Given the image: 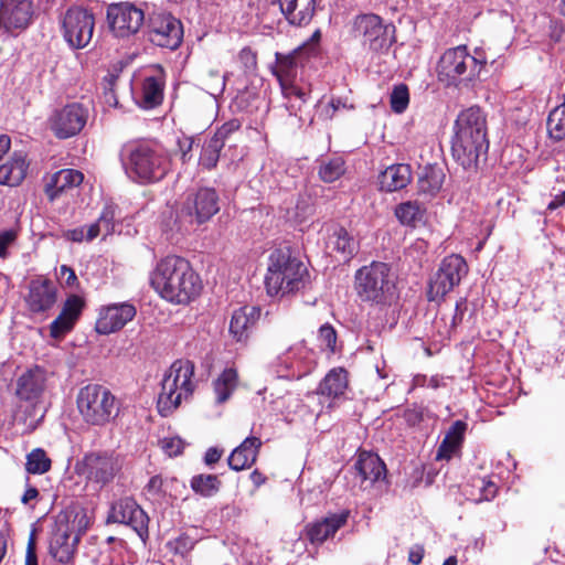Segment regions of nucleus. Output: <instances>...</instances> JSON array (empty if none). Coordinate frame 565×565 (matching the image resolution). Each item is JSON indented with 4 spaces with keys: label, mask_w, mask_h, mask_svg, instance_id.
Instances as JSON below:
<instances>
[{
    "label": "nucleus",
    "mask_w": 565,
    "mask_h": 565,
    "mask_svg": "<svg viewBox=\"0 0 565 565\" xmlns=\"http://www.w3.org/2000/svg\"><path fill=\"white\" fill-rule=\"evenodd\" d=\"M151 288L166 301L189 305L202 291V280L190 262L169 255L161 258L149 274Z\"/></svg>",
    "instance_id": "f257e3e1"
},
{
    "label": "nucleus",
    "mask_w": 565,
    "mask_h": 565,
    "mask_svg": "<svg viewBox=\"0 0 565 565\" xmlns=\"http://www.w3.org/2000/svg\"><path fill=\"white\" fill-rule=\"evenodd\" d=\"M487 134V116L479 106H471L458 114L454 124L451 153L465 170L477 171L480 159H486L489 149Z\"/></svg>",
    "instance_id": "f03ea898"
},
{
    "label": "nucleus",
    "mask_w": 565,
    "mask_h": 565,
    "mask_svg": "<svg viewBox=\"0 0 565 565\" xmlns=\"http://www.w3.org/2000/svg\"><path fill=\"white\" fill-rule=\"evenodd\" d=\"M119 160L126 175L141 185L161 181L171 170L170 154L150 140H130L124 143Z\"/></svg>",
    "instance_id": "7ed1b4c3"
},
{
    "label": "nucleus",
    "mask_w": 565,
    "mask_h": 565,
    "mask_svg": "<svg viewBox=\"0 0 565 565\" xmlns=\"http://www.w3.org/2000/svg\"><path fill=\"white\" fill-rule=\"evenodd\" d=\"M309 282L307 266L287 247L273 250L268 258L265 287L269 296H286Z\"/></svg>",
    "instance_id": "20e7f679"
},
{
    "label": "nucleus",
    "mask_w": 565,
    "mask_h": 565,
    "mask_svg": "<svg viewBox=\"0 0 565 565\" xmlns=\"http://www.w3.org/2000/svg\"><path fill=\"white\" fill-rule=\"evenodd\" d=\"M354 288L364 302L379 306L391 305L396 298V281L391 266L383 262H372L355 271Z\"/></svg>",
    "instance_id": "39448f33"
},
{
    "label": "nucleus",
    "mask_w": 565,
    "mask_h": 565,
    "mask_svg": "<svg viewBox=\"0 0 565 565\" xmlns=\"http://www.w3.org/2000/svg\"><path fill=\"white\" fill-rule=\"evenodd\" d=\"M194 364L189 360L174 361L161 381L157 407L162 416H169L179 407L182 399L194 391Z\"/></svg>",
    "instance_id": "423d86ee"
},
{
    "label": "nucleus",
    "mask_w": 565,
    "mask_h": 565,
    "mask_svg": "<svg viewBox=\"0 0 565 565\" xmlns=\"http://www.w3.org/2000/svg\"><path fill=\"white\" fill-rule=\"evenodd\" d=\"M486 63L487 60L482 54L476 52V55H471L466 45L448 49L437 64L438 79L447 86H457L463 81H472L477 77Z\"/></svg>",
    "instance_id": "0eeeda50"
},
{
    "label": "nucleus",
    "mask_w": 565,
    "mask_h": 565,
    "mask_svg": "<svg viewBox=\"0 0 565 565\" xmlns=\"http://www.w3.org/2000/svg\"><path fill=\"white\" fill-rule=\"evenodd\" d=\"M83 523H86L85 514L79 515L74 511H61L55 516L49 551L60 563L66 564L73 559L83 533Z\"/></svg>",
    "instance_id": "6e6552de"
},
{
    "label": "nucleus",
    "mask_w": 565,
    "mask_h": 565,
    "mask_svg": "<svg viewBox=\"0 0 565 565\" xmlns=\"http://www.w3.org/2000/svg\"><path fill=\"white\" fill-rule=\"evenodd\" d=\"M77 408L84 422L103 426L118 414L119 406L115 395L105 386L88 384L82 387L76 398Z\"/></svg>",
    "instance_id": "1a4fd4ad"
},
{
    "label": "nucleus",
    "mask_w": 565,
    "mask_h": 565,
    "mask_svg": "<svg viewBox=\"0 0 565 565\" xmlns=\"http://www.w3.org/2000/svg\"><path fill=\"white\" fill-rule=\"evenodd\" d=\"M122 461L118 455L108 451H92L86 454L78 463V470L88 481L100 488L113 482L121 471Z\"/></svg>",
    "instance_id": "9d476101"
},
{
    "label": "nucleus",
    "mask_w": 565,
    "mask_h": 565,
    "mask_svg": "<svg viewBox=\"0 0 565 565\" xmlns=\"http://www.w3.org/2000/svg\"><path fill=\"white\" fill-rule=\"evenodd\" d=\"M94 29V14L82 7H71L62 19L63 38L75 50L84 49L90 43Z\"/></svg>",
    "instance_id": "9b49d317"
},
{
    "label": "nucleus",
    "mask_w": 565,
    "mask_h": 565,
    "mask_svg": "<svg viewBox=\"0 0 565 565\" xmlns=\"http://www.w3.org/2000/svg\"><path fill=\"white\" fill-rule=\"evenodd\" d=\"M148 36L153 45L173 51L182 43L183 26L171 13L154 10L149 14Z\"/></svg>",
    "instance_id": "f8f14e48"
},
{
    "label": "nucleus",
    "mask_w": 565,
    "mask_h": 565,
    "mask_svg": "<svg viewBox=\"0 0 565 565\" xmlns=\"http://www.w3.org/2000/svg\"><path fill=\"white\" fill-rule=\"evenodd\" d=\"M468 274V265L465 258L458 254L445 257L438 270L429 282L428 298L437 300L444 298Z\"/></svg>",
    "instance_id": "ddd939ff"
},
{
    "label": "nucleus",
    "mask_w": 565,
    "mask_h": 565,
    "mask_svg": "<svg viewBox=\"0 0 565 565\" xmlns=\"http://www.w3.org/2000/svg\"><path fill=\"white\" fill-rule=\"evenodd\" d=\"M89 117L87 107L79 103H71L55 109L47 119V126L58 139H67L78 135Z\"/></svg>",
    "instance_id": "4468645a"
},
{
    "label": "nucleus",
    "mask_w": 565,
    "mask_h": 565,
    "mask_svg": "<svg viewBox=\"0 0 565 565\" xmlns=\"http://www.w3.org/2000/svg\"><path fill=\"white\" fill-rule=\"evenodd\" d=\"M220 211V200L212 188H201L183 202L179 216L191 224H202Z\"/></svg>",
    "instance_id": "2eb2a0df"
},
{
    "label": "nucleus",
    "mask_w": 565,
    "mask_h": 565,
    "mask_svg": "<svg viewBox=\"0 0 565 565\" xmlns=\"http://www.w3.org/2000/svg\"><path fill=\"white\" fill-rule=\"evenodd\" d=\"M354 29L362 36L365 46L379 52L391 46L393 42L391 33L395 28L392 24H384L376 14H361L354 21Z\"/></svg>",
    "instance_id": "dca6fc26"
},
{
    "label": "nucleus",
    "mask_w": 565,
    "mask_h": 565,
    "mask_svg": "<svg viewBox=\"0 0 565 565\" xmlns=\"http://www.w3.org/2000/svg\"><path fill=\"white\" fill-rule=\"evenodd\" d=\"M107 20L117 38H128L140 30L145 12L130 2L113 3L107 8Z\"/></svg>",
    "instance_id": "f3484780"
},
{
    "label": "nucleus",
    "mask_w": 565,
    "mask_h": 565,
    "mask_svg": "<svg viewBox=\"0 0 565 565\" xmlns=\"http://www.w3.org/2000/svg\"><path fill=\"white\" fill-rule=\"evenodd\" d=\"M35 8L32 0H0V26L11 35H19L33 22Z\"/></svg>",
    "instance_id": "a211bd4d"
},
{
    "label": "nucleus",
    "mask_w": 565,
    "mask_h": 565,
    "mask_svg": "<svg viewBox=\"0 0 565 565\" xmlns=\"http://www.w3.org/2000/svg\"><path fill=\"white\" fill-rule=\"evenodd\" d=\"M107 521L130 526L142 541L149 535V518L131 498H122L114 502Z\"/></svg>",
    "instance_id": "6ab92c4d"
},
{
    "label": "nucleus",
    "mask_w": 565,
    "mask_h": 565,
    "mask_svg": "<svg viewBox=\"0 0 565 565\" xmlns=\"http://www.w3.org/2000/svg\"><path fill=\"white\" fill-rule=\"evenodd\" d=\"M136 313L137 309L130 302L109 305L100 309L95 330L99 334L117 332L131 321Z\"/></svg>",
    "instance_id": "aec40b11"
},
{
    "label": "nucleus",
    "mask_w": 565,
    "mask_h": 565,
    "mask_svg": "<svg viewBox=\"0 0 565 565\" xmlns=\"http://www.w3.org/2000/svg\"><path fill=\"white\" fill-rule=\"evenodd\" d=\"M56 300L57 287L54 281L42 277L31 280L25 301L33 313L49 311Z\"/></svg>",
    "instance_id": "412c9836"
},
{
    "label": "nucleus",
    "mask_w": 565,
    "mask_h": 565,
    "mask_svg": "<svg viewBox=\"0 0 565 565\" xmlns=\"http://www.w3.org/2000/svg\"><path fill=\"white\" fill-rule=\"evenodd\" d=\"M85 302L78 295H71L63 303L60 315L50 324V335L62 339L73 330L84 309Z\"/></svg>",
    "instance_id": "4be33fe9"
},
{
    "label": "nucleus",
    "mask_w": 565,
    "mask_h": 565,
    "mask_svg": "<svg viewBox=\"0 0 565 565\" xmlns=\"http://www.w3.org/2000/svg\"><path fill=\"white\" fill-rule=\"evenodd\" d=\"M349 514V511H341L308 524L306 527L308 540L312 544H322L333 537L334 534L347 524Z\"/></svg>",
    "instance_id": "5701e85b"
},
{
    "label": "nucleus",
    "mask_w": 565,
    "mask_h": 565,
    "mask_svg": "<svg viewBox=\"0 0 565 565\" xmlns=\"http://www.w3.org/2000/svg\"><path fill=\"white\" fill-rule=\"evenodd\" d=\"M354 470L361 479V487L366 488L386 476V466L375 454L361 451L354 463Z\"/></svg>",
    "instance_id": "b1692460"
},
{
    "label": "nucleus",
    "mask_w": 565,
    "mask_h": 565,
    "mask_svg": "<svg viewBox=\"0 0 565 565\" xmlns=\"http://www.w3.org/2000/svg\"><path fill=\"white\" fill-rule=\"evenodd\" d=\"M301 49L294 50L289 54L277 52L275 54V64L271 66V73L278 79L280 89L298 85V57Z\"/></svg>",
    "instance_id": "393cba45"
},
{
    "label": "nucleus",
    "mask_w": 565,
    "mask_h": 565,
    "mask_svg": "<svg viewBox=\"0 0 565 565\" xmlns=\"http://www.w3.org/2000/svg\"><path fill=\"white\" fill-rule=\"evenodd\" d=\"M164 74L159 68L153 75L146 76L142 81L137 103L145 109H152L163 100Z\"/></svg>",
    "instance_id": "a878e982"
},
{
    "label": "nucleus",
    "mask_w": 565,
    "mask_h": 565,
    "mask_svg": "<svg viewBox=\"0 0 565 565\" xmlns=\"http://www.w3.org/2000/svg\"><path fill=\"white\" fill-rule=\"evenodd\" d=\"M260 316V309L255 306H244L234 310L230 322V333L237 342H245Z\"/></svg>",
    "instance_id": "bb28decb"
},
{
    "label": "nucleus",
    "mask_w": 565,
    "mask_h": 565,
    "mask_svg": "<svg viewBox=\"0 0 565 565\" xmlns=\"http://www.w3.org/2000/svg\"><path fill=\"white\" fill-rule=\"evenodd\" d=\"M263 441L255 436L246 437L228 457V466L235 471H241L252 467L258 457Z\"/></svg>",
    "instance_id": "cd10ccee"
},
{
    "label": "nucleus",
    "mask_w": 565,
    "mask_h": 565,
    "mask_svg": "<svg viewBox=\"0 0 565 565\" xmlns=\"http://www.w3.org/2000/svg\"><path fill=\"white\" fill-rule=\"evenodd\" d=\"M326 245L331 252L339 253L344 260L351 259L359 249L356 239L339 225H332L328 228Z\"/></svg>",
    "instance_id": "c85d7f7f"
},
{
    "label": "nucleus",
    "mask_w": 565,
    "mask_h": 565,
    "mask_svg": "<svg viewBox=\"0 0 565 565\" xmlns=\"http://www.w3.org/2000/svg\"><path fill=\"white\" fill-rule=\"evenodd\" d=\"M83 180L84 175L81 171L75 169H62L50 177L44 191L50 201H53L62 192L78 186Z\"/></svg>",
    "instance_id": "c756f323"
},
{
    "label": "nucleus",
    "mask_w": 565,
    "mask_h": 565,
    "mask_svg": "<svg viewBox=\"0 0 565 565\" xmlns=\"http://www.w3.org/2000/svg\"><path fill=\"white\" fill-rule=\"evenodd\" d=\"M280 10L289 23L294 25L308 24L316 10L315 0H278Z\"/></svg>",
    "instance_id": "7c9ffc66"
},
{
    "label": "nucleus",
    "mask_w": 565,
    "mask_h": 565,
    "mask_svg": "<svg viewBox=\"0 0 565 565\" xmlns=\"http://www.w3.org/2000/svg\"><path fill=\"white\" fill-rule=\"evenodd\" d=\"M467 423L463 420H456L447 430L443 441L440 443L436 459L449 460L461 449L467 431Z\"/></svg>",
    "instance_id": "2f4dec72"
},
{
    "label": "nucleus",
    "mask_w": 565,
    "mask_h": 565,
    "mask_svg": "<svg viewBox=\"0 0 565 565\" xmlns=\"http://www.w3.org/2000/svg\"><path fill=\"white\" fill-rule=\"evenodd\" d=\"M29 162L22 151H15L10 159L0 166V184L17 186L26 177Z\"/></svg>",
    "instance_id": "473e14b6"
},
{
    "label": "nucleus",
    "mask_w": 565,
    "mask_h": 565,
    "mask_svg": "<svg viewBox=\"0 0 565 565\" xmlns=\"http://www.w3.org/2000/svg\"><path fill=\"white\" fill-rule=\"evenodd\" d=\"M412 171L407 164H392L379 175L380 189L385 192H395L408 185Z\"/></svg>",
    "instance_id": "72a5a7b5"
},
{
    "label": "nucleus",
    "mask_w": 565,
    "mask_h": 565,
    "mask_svg": "<svg viewBox=\"0 0 565 565\" xmlns=\"http://www.w3.org/2000/svg\"><path fill=\"white\" fill-rule=\"evenodd\" d=\"M44 388V374L40 369L29 370L22 374L17 384V395L21 399L32 401L40 396Z\"/></svg>",
    "instance_id": "f704fd0d"
},
{
    "label": "nucleus",
    "mask_w": 565,
    "mask_h": 565,
    "mask_svg": "<svg viewBox=\"0 0 565 565\" xmlns=\"http://www.w3.org/2000/svg\"><path fill=\"white\" fill-rule=\"evenodd\" d=\"M348 387V373L342 367L332 369L318 386V394L337 398L344 394Z\"/></svg>",
    "instance_id": "c9c22d12"
},
{
    "label": "nucleus",
    "mask_w": 565,
    "mask_h": 565,
    "mask_svg": "<svg viewBox=\"0 0 565 565\" xmlns=\"http://www.w3.org/2000/svg\"><path fill=\"white\" fill-rule=\"evenodd\" d=\"M426 206L418 201H406L396 205L394 215L404 226L416 227L424 222Z\"/></svg>",
    "instance_id": "e433bc0d"
},
{
    "label": "nucleus",
    "mask_w": 565,
    "mask_h": 565,
    "mask_svg": "<svg viewBox=\"0 0 565 565\" xmlns=\"http://www.w3.org/2000/svg\"><path fill=\"white\" fill-rule=\"evenodd\" d=\"M237 384V371L233 367L225 369L213 382L216 402L218 404L225 403L236 390Z\"/></svg>",
    "instance_id": "4c0bfd02"
},
{
    "label": "nucleus",
    "mask_w": 565,
    "mask_h": 565,
    "mask_svg": "<svg viewBox=\"0 0 565 565\" xmlns=\"http://www.w3.org/2000/svg\"><path fill=\"white\" fill-rule=\"evenodd\" d=\"M347 171L345 161L340 156H334L319 161L318 175L321 181L332 183L339 180Z\"/></svg>",
    "instance_id": "58836bf2"
},
{
    "label": "nucleus",
    "mask_w": 565,
    "mask_h": 565,
    "mask_svg": "<svg viewBox=\"0 0 565 565\" xmlns=\"http://www.w3.org/2000/svg\"><path fill=\"white\" fill-rule=\"evenodd\" d=\"M281 94L285 98V106L290 116L301 118L302 108L308 102V92L299 85L284 87Z\"/></svg>",
    "instance_id": "ea45409f"
},
{
    "label": "nucleus",
    "mask_w": 565,
    "mask_h": 565,
    "mask_svg": "<svg viewBox=\"0 0 565 565\" xmlns=\"http://www.w3.org/2000/svg\"><path fill=\"white\" fill-rule=\"evenodd\" d=\"M547 134L555 141L565 139V99L564 103L553 108L546 121Z\"/></svg>",
    "instance_id": "a19ab883"
},
{
    "label": "nucleus",
    "mask_w": 565,
    "mask_h": 565,
    "mask_svg": "<svg viewBox=\"0 0 565 565\" xmlns=\"http://www.w3.org/2000/svg\"><path fill=\"white\" fill-rule=\"evenodd\" d=\"M191 489L202 497L209 498L218 492L221 480L215 475H196L190 481Z\"/></svg>",
    "instance_id": "79ce46f5"
},
{
    "label": "nucleus",
    "mask_w": 565,
    "mask_h": 565,
    "mask_svg": "<svg viewBox=\"0 0 565 565\" xmlns=\"http://www.w3.org/2000/svg\"><path fill=\"white\" fill-rule=\"evenodd\" d=\"M444 173L440 169H429L418 180V190L422 193L435 194L444 183Z\"/></svg>",
    "instance_id": "37998d69"
},
{
    "label": "nucleus",
    "mask_w": 565,
    "mask_h": 565,
    "mask_svg": "<svg viewBox=\"0 0 565 565\" xmlns=\"http://www.w3.org/2000/svg\"><path fill=\"white\" fill-rule=\"evenodd\" d=\"M51 459L41 448L33 449L26 456L25 469L32 475H42L50 470Z\"/></svg>",
    "instance_id": "c03bdc74"
},
{
    "label": "nucleus",
    "mask_w": 565,
    "mask_h": 565,
    "mask_svg": "<svg viewBox=\"0 0 565 565\" xmlns=\"http://www.w3.org/2000/svg\"><path fill=\"white\" fill-rule=\"evenodd\" d=\"M222 149V143H220L217 139L210 138L206 140L201 150L199 159L200 166L207 170L215 168Z\"/></svg>",
    "instance_id": "a18cd8bd"
},
{
    "label": "nucleus",
    "mask_w": 565,
    "mask_h": 565,
    "mask_svg": "<svg viewBox=\"0 0 565 565\" xmlns=\"http://www.w3.org/2000/svg\"><path fill=\"white\" fill-rule=\"evenodd\" d=\"M409 104V90L406 84L395 85L390 94V106L393 113L403 114Z\"/></svg>",
    "instance_id": "49530a36"
},
{
    "label": "nucleus",
    "mask_w": 565,
    "mask_h": 565,
    "mask_svg": "<svg viewBox=\"0 0 565 565\" xmlns=\"http://www.w3.org/2000/svg\"><path fill=\"white\" fill-rule=\"evenodd\" d=\"M195 545V541L188 534L183 533L178 537L167 542V550L174 554L185 556L189 554Z\"/></svg>",
    "instance_id": "de8ad7c7"
},
{
    "label": "nucleus",
    "mask_w": 565,
    "mask_h": 565,
    "mask_svg": "<svg viewBox=\"0 0 565 565\" xmlns=\"http://www.w3.org/2000/svg\"><path fill=\"white\" fill-rule=\"evenodd\" d=\"M413 387H428L433 390H438L440 387H446L447 382L443 375L435 374L431 376H427L425 374H416L413 377Z\"/></svg>",
    "instance_id": "09e8293b"
},
{
    "label": "nucleus",
    "mask_w": 565,
    "mask_h": 565,
    "mask_svg": "<svg viewBox=\"0 0 565 565\" xmlns=\"http://www.w3.org/2000/svg\"><path fill=\"white\" fill-rule=\"evenodd\" d=\"M318 339L321 347H324L331 353L335 352L337 332L331 324L326 323L319 328Z\"/></svg>",
    "instance_id": "8fccbe9b"
},
{
    "label": "nucleus",
    "mask_w": 565,
    "mask_h": 565,
    "mask_svg": "<svg viewBox=\"0 0 565 565\" xmlns=\"http://www.w3.org/2000/svg\"><path fill=\"white\" fill-rule=\"evenodd\" d=\"M239 128L241 122L237 119H232L223 124L211 138L217 139V141L222 143V147H224L230 136L236 132Z\"/></svg>",
    "instance_id": "3c124183"
},
{
    "label": "nucleus",
    "mask_w": 565,
    "mask_h": 565,
    "mask_svg": "<svg viewBox=\"0 0 565 565\" xmlns=\"http://www.w3.org/2000/svg\"><path fill=\"white\" fill-rule=\"evenodd\" d=\"M19 235V228L13 227L0 232V258L8 256V248L14 244Z\"/></svg>",
    "instance_id": "603ef678"
},
{
    "label": "nucleus",
    "mask_w": 565,
    "mask_h": 565,
    "mask_svg": "<svg viewBox=\"0 0 565 565\" xmlns=\"http://www.w3.org/2000/svg\"><path fill=\"white\" fill-rule=\"evenodd\" d=\"M238 61L244 66L245 72H253L256 70L257 56L250 47H244L239 51Z\"/></svg>",
    "instance_id": "864d4df0"
},
{
    "label": "nucleus",
    "mask_w": 565,
    "mask_h": 565,
    "mask_svg": "<svg viewBox=\"0 0 565 565\" xmlns=\"http://www.w3.org/2000/svg\"><path fill=\"white\" fill-rule=\"evenodd\" d=\"M193 145L194 139L192 137H183L178 140V148L182 163H186L191 160Z\"/></svg>",
    "instance_id": "5fc2aeb1"
},
{
    "label": "nucleus",
    "mask_w": 565,
    "mask_h": 565,
    "mask_svg": "<svg viewBox=\"0 0 565 565\" xmlns=\"http://www.w3.org/2000/svg\"><path fill=\"white\" fill-rule=\"evenodd\" d=\"M100 224L102 235L107 236L114 232V214L111 211H104L97 220Z\"/></svg>",
    "instance_id": "6e6d98bb"
},
{
    "label": "nucleus",
    "mask_w": 565,
    "mask_h": 565,
    "mask_svg": "<svg viewBox=\"0 0 565 565\" xmlns=\"http://www.w3.org/2000/svg\"><path fill=\"white\" fill-rule=\"evenodd\" d=\"M24 565H38L36 540L34 532L31 533L28 541Z\"/></svg>",
    "instance_id": "4d7b16f0"
},
{
    "label": "nucleus",
    "mask_w": 565,
    "mask_h": 565,
    "mask_svg": "<svg viewBox=\"0 0 565 565\" xmlns=\"http://www.w3.org/2000/svg\"><path fill=\"white\" fill-rule=\"evenodd\" d=\"M183 448L184 445L180 438L166 439L163 443V449L170 457L180 455Z\"/></svg>",
    "instance_id": "13d9d810"
},
{
    "label": "nucleus",
    "mask_w": 565,
    "mask_h": 565,
    "mask_svg": "<svg viewBox=\"0 0 565 565\" xmlns=\"http://www.w3.org/2000/svg\"><path fill=\"white\" fill-rule=\"evenodd\" d=\"M60 276L62 279H64L66 286L68 287H73L77 282L75 271L66 265L61 266Z\"/></svg>",
    "instance_id": "bf43d9fd"
},
{
    "label": "nucleus",
    "mask_w": 565,
    "mask_h": 565,
    "mask_svg": "<svg viewBox=\"0 0 565 565\" xmlns=\"http://www.w3.org/2000/svg\"><path fill=\"white\" fill-rule=\"evenodd\" d=\"M64 237L68 241L81 243L86 239V230L84 226L68 230L65 232Z\"/></svg>",
    "instance_id": "052dcab7"
},
{
    "label": "nucleus",
    "mask_w": 565,
    "mask_h": 565,
    "mask_svg": "<svg viewBox=\"0 0 565 565\" xmlns=\"http://www.w3.org/2000/svg\"><path fill=\"white\" fill-rule=\"evenodd\" d=\"M163 480L160 476H153L150 478L146 489L149 493L158 495L162 491Z\"/></svg>",
    "instance_id": "680f3d73"
},
{
    "label": "nucleus",
    "mask_w": 565,
    "mask_h": 565,
    "mask_svg": "<svg viewBox=\"0 0 565 565\" xmlns=\"http://www.w3.org/2000/svg\"><path fill=\"white\" fill-rule=\"evenodd\" d=\"M466 303H467L466 299H460L459 301H457L456 308H455V315L452 317V326H457L458 323H460L462 321L463 313L467 308Z\"/></svg>",
    "instance_id": "e2e57ef3"
},
{
    "label": "nucleus",
    "mask_w": 565,
    "mask_h": 565,
    "mask_svg": "<svg viewBox=\"0 0 565 565\" xmlns=\"http://www.w3.org/2000/svg\"><path fill=\"white\" fill-rule=\"evenodd\" d=\"M222 457V450L215 447H211L206 450L204 456V462L209 466L216 463Z\"/></svg>",
    "instance_id": "0e129e2a"
},
{
    "label": "nucleus",
    "mask_w": 565,
    "mask_h": 565,
    "mask_svg": "<svg viewBox=\"0 0 565 565\" xmlns=\"http://www.w3.org/2000/svg\"><path fill=\"white\" fill-rule=\"evenodd\" d=\"M85 230H86V241L87 242H90V241L95 239L96 237H98L99 235H102L100 224H98L97 221L92 223L87 227H85Z\"/></svg>",
    "instance_id": "69168bd1"
},
{
    "label": "nucleus",
    "mask_w": 565,
    "mask_h": 565,
    "mask_svg": "<svg viewBox=\"0 0 565 565\" xmlns=\"http://www.w3.org/2000/svg\"><path fill=\"white\" fill-rule=\"evenodd\" d=\"M424 557V548L423 546H416L415 548H412L408 554V561L414 564L418 565Z\"/></svg>",
    "instance_id": "338daca9"
},
{
    "label": "nucleus",
    "mask_w": 565,
    "mask_h": 565,
    "mask_svg": "<svg viewBox=\"0 0 565 565\" xmlns=\"http://www.w3.org/2000/svg\"><path fill=\"white\" fill-rule=\"evenodd\" d=\"M561 206H565V190L554 196L547 205V211H554Z\"/></svg>",
    "instance_id": "774afa93"
}]
</instances>
